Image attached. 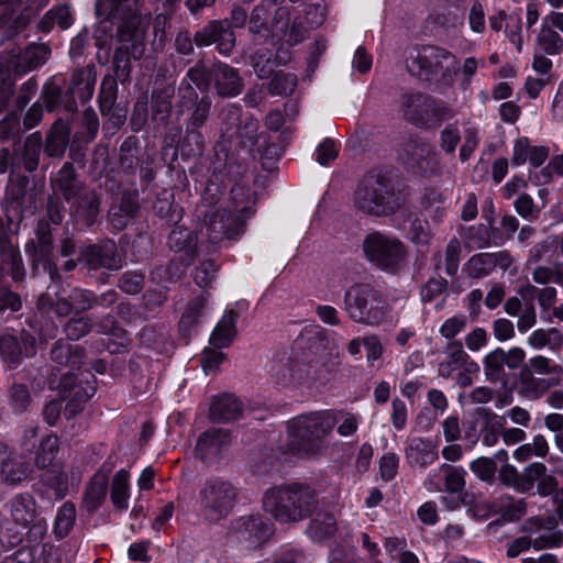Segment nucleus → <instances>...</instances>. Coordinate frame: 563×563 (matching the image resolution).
I'll return each instance as SVG.
<instances>
[{"label": "nucleus", "mask_w": 563, "mask_h": 563, "mask_svg": "<svg viewBox=\"0 0 563 563\" xmlns=\"http://www.w3.org/2000/svg\"><path fill=\"white\" fill-rule=\"evenodd\" d=\"M168 245L174 253L166 268V278L178 279L191 264L197 251V235L187 228H175L168 239Z\"/></svg>", "instance_id": "13"}, {"label": "nucleus", "mask_w": 563, "mask_h": 563, "mask_svg": "<svg viewBox=\"0 0 563 563\" xmlns=\"http://www.w3.org/2000/svg\"><path fill=\"white\" fill-rule=\"evenodd\" d=\"M195 42L199 46L216 44L219 53L228 55L233 49L235 42L232 24L228 21L211 22L196 33Z\"/></svg>", "instance_id": "19"}, {"label": "nucleus", "mask_w": 563, "mask_h": 563, "mask_svg": "<svg viewBox=\"0 0 563 563\" xmlns=\"http://www.w3.org/2000/svg\"><path fill=\"white\" fill-rule=\"evenodd\" d=\"M462 132L464 143L460 150V157L462 161L468 159L471 154L474 152L478 144V133L475 126L468 124H462Z\"/></svg>", "instance_id": "53"}, {"label": "nucleus", "mask_w": 563, "mask_h": 563, "mask_svg": "<svg viewBox=\"0 0 563 563\" xmlns=\"http://www.w3.org/2000/svg\"><path fill=\"white\" fill-rule=\"evenodd\" d=\"M73 21L69 7L63 4L46 12L38 22V27L44 32H49L55 25L66 30L73 24Z\"/></svg>", "instance_id": "39"}, {"label": "nucleus", "mask_w": 563, "mask_h": 563, "mask_svg": "<svg viewBox=\"0 0 563 563\" xmlns=\"http://www.w3.org/2000/svg\"><path fill=\"white\" fill-rule=\"evenodd\" d=\"M7 453L8 448L0 443V463L3 479L9 484H18L27 478L31 473L30 465L21 459L9 457L4 460Z\"/></svg>", "instance_id": "27"}, {"label": "nucleus", "mask_w": 563, "mask_h": 563, "mask_svg": "<svg viewBox=\"0 0 563 563\" xmlns=\"http://www.w3.org/2000/svg\"><path fill=\"white\" fill-rule=\"evenodd\" d=\"M335 423L336 418L329 410L310 412L291 419L287 430V452L298 457L318 454Z\"/></svg>", "instance_id": "5"}, {"label": "nucleus", "mask_w": 563, "mask_h": 563, "mask_svg": "<svg viewBox=\"0 0 563 563\" xmlns=\"http://www.w3.org/2000/svg\"><path fill=\"white\" fill-rule=\"evenodd\" d=\"M21 343L15 333L4 332L0 335V353L10 368L15 367L21 356L31 357L36 353V340L26 332L20 335Z\"/></svg>", "instance_id": "15"}, {"label": "nucleus", "mask_w": 563, "mask_h": 563, "mask_svg": "<svg viewBox=\"0 0 563 563\" xmlns=\"http://www.w3.org/2000/svg\"><path fill=\"white\" fill-rule=\"evenodd\" d=\"M297 85V78L292 74L277 73L269 82V92L277 96L290 95Z\"/></svg>", "instance_id": "50"}, {"label": "nucleus", "mask_w": 563, "mask_h": 563, "mask_svg": "<svg viewBox=\"0 0 563 563\" xmlns=\"http://www.w3.org/2000/svg\"><path fill=\"white\" fill-rule=\"evenodd\" d=\"M317 368L318 362L306 357H295L276 371L275 378L283 386L305 384L314 379Z\"/></svg>", "instance_id": "20"}, {"label": "nucleus", "mask_w": 563, "mask_h": 563, "mask_svg": "<svg viewBox=\"0 0 563 563\" xmlns=\"http://www.w3.org/2000/svg\"><path fill=\"white\" fill-rule=\"evenodd\" d=\"M363 346L366 352V361L368 364H374L378 361L384 352L383 344L378 336L367 335L363 338Z\"/></svg>", "instance_id": "63"}, {"label": "nucleus", "mask_w": 563, "mask_h": 563, "mask_svg": "<svg viewBox=\"0 0 563 563\" xmlns=\"http://www.w3.org/2000/svg\"><path fill=\"white\" fill-rule=\"evenodd\" d=\"M221 349L210 347L205 349V354L201 360V365L206 375H209L222 363L224 360V353L220 351Z\"/></svg>", "instance_id": "64"}, {"label": "nucleus", "mask_w": 563, "mask_h": 563, "mask_svg": "<svg viewBox=\"0 0 563 563\" xmlns=\"http://www.w3.org/2000/svg\"><path fill=\"white\" fill-rule=\"evenodd\" d=\"M537 40L539 46L549 55H556L563 48V38L543 22Z\"/></svg>", "instance_id": "45"}, {"label": "nucleus", "mask_w": 563, "mask_h": 563, "mask_svg": "<svg viewBox=\"0 0 563 563\" xmlns=\"http://www.w3.org/2000/svg\"><path fill=\"white\" fill-rule=\"evenodd\" d=\"M446 288V282L442 278L429 279L421 289V298L424 302H431L440 297Z\"/></svg>", "instance_id": "60"}, {"label": "nucleus", "mask_w": 563, "mask_h": 563, "mask_svg": "<svg viewBox=\"0 0 563 563\" xmlns=\"http://www.w3.org/2000/svg\"><path fill=\"white\" fill-rule=\"evenodd\" d=\"M363 252L373 265L388 272L396 271L406 256L405 245L400 240L378 231L366 235L363 241Z\"/></svg>", "instance_id": "11"}, {"label": "nucleus", "mask_w": 563, "mask_h": 563, "mask_svg": "<svg viewBox=\"0 0 563 563\" xmlns=\"http://www.w3.org/2000/svg\"><path fill=\"white\" fill-rule=\"evenodd\" d=\"M484 408L476 411L475 415L466 419L463 423V440L465 448L472 450L479 440L483 421H484Z\"/></svg>", "instance_id": "43"}, {"label": "nucleus", "mask_w": 563, "mask_h": 563, "mask_svg": "<svg viewBox=\"0 0 563 563\" xmlns=\"http://www.w3.org/2000/svg\"><path fill=\"white\" fill-rule=\"evenodd\" d=\"M317 505L313 490L300 483L274 486L263 497L264 509L283 523L306 519L314 514Z\"/></svg>", "instance_id": "6"}, {"label": "nucleus", "mask_w": 563, "mask_h": 563, "mask_svg": "<svg viewBox=\"0 0 563 563\" xmlns=\"http://www.w3.org/2000/svg\"><path fill=\"white\" fill-rule=\"evenodd\" d=\"M212 76L217 92L223 97L238 96L242 90V81L238 71L222 63L212 67Z\"/></svg>", "instance_id": "25"}, {"label": "nucleus", "mask_w": 563, "mask_h": 563, "mask_svg": "<svg viewBox=\"0 0 563 563\" xmlns=\"http://www.w3.org/2000/svg\"><path fill=\"white\" fill-rule=\"evenodd\" d=\"M344 309L358 323L378 324L385 317V306L377 290L369 284H354L345 292Z\"/></svg>", "instance_id": "10"}, {"label": "nucleus", "mask_w": 563, "mask_h": 563, "mask_svg": "<svg viewBox=\"0 0 563 563\" xmlns=\"http://www.w3.org/2000/svg\"><path fill=\"white\" fill-rule=\"evenodd\" d=\"M527 525L539 530L532 536L534 550L560 548L563 544V531L555 527L553 520L532 518Z\"/></svg>", "instance_id": "23"}, {"label": "nucleus", "mask_w": 563, "mask_h": 563, "mask_svg": "<svg viewBox=\"0 0 563 563\" xmlns=\"http://www.w3.org/2000/svg\"><path fill=\"white\" fill-rule=\"evenodd\" d=\"M471 471L482 481H489L496 472V464L492 459L478 457L470 464Z\"/></svg>", "instance_id": "56"}, {"label": "nucleus", "mask_w": 563, "mask_h": 563, "mask_svg": "<svg viewBox=\"0 0 563 563\" xmlns=\"http://www.w3.org/2000/svg\"><path fill=\"white\" fill-rule=\"evenodd\" d=\"M9 401L15 413L24 411L30 402V395L24 385H13L9 393Z\"/></svg>", "instance_id": "54"}, {"label": "nucleus", "mask_w": 563, "mask_h": 563, "mask_svg": "<svg viewBox=\"0 0 563 563\" xmlns=\"http://www.w3.org/2000/svg\"><path fill=\"white\" fill-rule=\"evenodd\" d=\"M553 384L544 378L533 377L530 373L521 374L520 393L530 400L541 398Z\"/></svg>", "instance_id": "40"}, {"label": "nucleus", "mask_w": 563, "mask_h": 563, "mask_svg": "<svg viewBox=\"0 0 563 563\" xmlns=\"http://www.w3.org/2000/svg\"><path fill=\"white\" fill-rule=\"evenodd\" d=\"M52 360L59 366H65L67 372H60L62 380L57 388L64 398L69 397L66 411L75 415L80 409V404L90 399L96 393V380L91 373H75L84 364L82 350L78 344L58 341L52 350ZM62 371V368L59 369Z\"/></svg>", "instance_id": "3"}, {"label": "nucleus", "mask_w": 563, "mask_h": 563, "mask_svg": "<svg viewBox=\"0 0 563 563\" xmlns=\"http://www.w3.org/2000/svg\"><path fill=\"white\" fill-rule=\"evenodd\" d=\"M229 442L230 437L225 430L210 429L198 438L195 454L206 463L216 462Z\"/></svg>", "instance_id": "21"}, {"label": "nucleus", "mask_w": 563, "mask_h": 563, "mask_svg": "<svg viewBox=\"0 0 563 563\" xmlns=\"http://www.w3.org/2000/svg\"><path fill=\"white\" fill-rule=\"evenodd\" d=\"M69 133L68 125L64 121L57 120L47 134L44 152L48 156L60 157L68 145Z\"/></svg>", "instance_id": "31"}, {"label": "nucleus", "mask_w": 563, "mask_h": 563, "mask_svg": "<svg viewBox=\"0 0 563 563\" xmlns=\"http://www.w3.org/2000/svg\"><path fill=\"white\" fill-rule=\"evenodd\" d=\"M532 146L530 145L529 139L521 136L514 143L511 164L514 166H521L529 159V154Z\"/></svg>", "instance_id": "57"}, {"label": "nucleus", "mask_w": 563, "mask_h": 563, "mask_svg": "<svg viewBox=\"0 0 563 563\" xmlns=\"http://www.w3.org/2000/svg\"><path fill=\"white\" fill-rule=\"evenodd\" d=\"M465 475L466 471L463 467L443 464L430 472L424 481V487L429 492L459 493L465 486Z\"/></svg>", "instance_id": "16"}, {"label": "nucleus", "mask_w": 563, "mask_h": 563, "mask_svg": "<svg viewBox=\"0 0 563 563\" xmlns=\"http://www.w3.org/2000/svg\"><path fill=\"white\" fill-rule=\"evenodd\" d=\"M355 207L371 216L404 219L410 216L406 198L396 191L393 184L382 175H369L357 186L354 195Z\"/></svg>", "instance_id": "4"}, {"label": "nucleus", "mask_w": 563, "mask_h": 563, "mask_svg": "<svg viewBox=\"0 0 563 563\" xmlns=\"http://www.w3.org/2000/svg\"><path fill=\"white\" fill-rule=\"evenodd\" d=\"M549 452V444L545 438L541 434L533 437L532 442L525 443L517 448L514 452V457L519 462H525L532 456L544 457Z\"/></svg>", "instance_id": "42"}, {"label": "nucleus", "mask_w": 563, "mask_h": 563, "mask_svg": "<svg viewBox=\"0 0 563 563\" xmlns=\"http://www.w3.org/2000/svg\"><path fill=\"white\" fill-rule=\"evenodd\" d=\"M406 67L413 76L428 80H443L449 84L456 74L457 60L452 53L444 48L423 46L409 52Z\"/></svg>", "instance_id": "8"}, {"label": "nucleus", "mask_w": 563, "mask_h": 563, "mask_svg": "<svg viewBox=\"0 0 563 563\" xmlns=\"http://www.w3.org/2000/svg\"><path fill=\"white\" fill-rule=\"evenodd\" d=\"M233 529L236 538L251 548L262 544L273 533L272 523L260 515L239 518Z\"/></svg>", "instance_id": "17"}, {"label": "nucleus", "mask_w": 563, "mask_h": 563, "mask_svg": "<svg viewBox=\"0 0 563 563\" xmlns=\"http://www.w3.org/2000/svg\"><path fill=\"white\" fill-rule=\"evenodd\" d=\"M265 9L256 7L251 15L250 30L258 36V41L271 38L273 44H279L274 59L266 57V54L257 52L253 57V68L260 78L269 77L275 65L285 64L289 60L288 48L305 37L307 29H313L322 24L325 18V9L322 0H312L309 10L306 12V27L297 19L289 26V10L280 7L275 11L269 27L265 25Z\"/></svg>", "instance_id": "1"}, {"label": "nucleus", "mask_w": 563, "mask_h": 563, "mask_svg": "<svg viewBox=\"0 0 563 563\" xmlns=\"http://www.w3.org/2000/svg\"><path fill=\"white\" fill-rule=\"evenodd\" d=\"M531 369L540 375H553L554 377L549 378L553 385H558L563 376V367L555 363L553 360L537 355L531 357L529 361Z\"/></svg>", "instance_id": "41"}, {"label": "nucleus", "mask_w": 563, "mask_h": 563, "mask_svg": "<svg viewBox=\"0 0 563 563\" xmlns=\"http://www.w3.org/2000/svg\"><path fill=\"white\" fill-rule=\"evenodd\" d=\"M399 466V457L395 453L388 452L380 457L379 461V473L384 481H391Z\"/></svg>", "instance_id": "59"}, {"label": "nucleus", "mask_w": 563, "mask_h": 563, "mask_svg": "<svg viewBox=\"0 0 563 563\" xmlns=\"http://www.w3.org/2000/svg\"><path fill=\"white\" fill-rule=\"evenodd\" d=\"M361 422V417L355 413L345 412L336 419L338 424V433L341 437H350L354 434L358 428Z\"/></svg>", "instance_id": "62"}, {"label": "nucleus", "mask_w": 563, "mask_h": 563, "mask_svg": "<svg viewBox=\"0 0 563 563\" xmlns=\"http://www.w3.org/2000/svg\"><path fill=\"white\" fill-rule=\"evenodd\" d=\"M462 129L457 124L448 125L441 133V146L448 153H453L461 141Z\"/></svg>", "instance_id": "58"}, {"label": "nucleus", "mask_w": 563, "mask_h": 563, "mask_svg": "<svg viewBox=\"0 0 563 563\" xmlns=\"http://www.w3.org/2000/svg\"><path fill=\"white\" fill-rule=\"evenodd\" d=\"M254 199L250 190L243 186H235L231 190V202L227 208L217 209V211L206 217L208 236L211 243H218L223 238L233 239L239 236L244 230L246 218L252 213Z\"/></svg>", "instance_id": "7"}, {"label": "nucleus", "mask_w": 563, "mask_h": 563, "mask_svg": "<svg viewBox=\"0 0 563 563\" xmlns=\"http://www.w3.org/2000/svg\"><path fill=\"white\" fill-rule=\"evenodd\" d=\"M47 486L54 492L57 499H62L68 492V477L67 474L58 472H48L45 477Z\"/></svg>", "instance_id": "52"}, {"label": "nucleus", "mask_w": 563, "mask_h": 563, "mask_svg": "<svg viewBox=\"0 0 563 563\" xmlns=\"http://www.w3.org/2000/svg\"><path fill=\"white\" fill-rule=\"evenodd\" d=\"M76 509L74 504L65 503L57 511L54 532L58 538L67 536L75 521Z\"/></svg>", "instance_id": "47"}, {"label": "nucleus", "mask_w": 563, "mask_h": 563, "mask_svg": "<svg viewBox=\"0 0 563 563\" xmlns=\"http://www.w3.org/2000/svg\"><path fill=\"white\" fill-rule=\"evenodd\" d=\"M42 144V136L37 132L27 136L24 142L23 164L29 172L37 168Z\"/></svg>", "instance_id": "44"}, {"label": "nucleus", "mask_w": 563, "mask_h": 563, "mask_svg": "<svg viewBox=\"0 0 563 563\" xmlns=\"http://www.w3.org/2000/svg\"><path fill=\"white\" fill-rule=\"evenodd\" d=\"M141 0H99L97 14L100 19L96 30V36L101 33H109L111 42L121 43L119 49L134 51L141 42L143 31L140 30V18L137 15Z\"/></svg>", "instance_id": "2"}, {"label": "nucleus", "mask_w": 563, "mask_h": 563, "mask_svg": "<svg viewBox=\"0 0 563 563\" xmlns=\"http://www.w3.org/2000/svg\"><path fill=\"white\" fill-rule=\"evenodd\" d=\"M59 441L56 434L48 433L41 438L35 451L34 463L38 468H46L53 464L58 453Z\"/></svg>", "instance_id": "36"}, {"label": "nucleus", "mask_w": 563, "mask_h": 563, "mask_svg": "<svg viewBox=\"0 0 563 563\" xmlns=\"http://www.w3.org/2000/svg\"><path fill=\"white\" fill-rule=\"evenodd\" d=\"M438 448L431 439L412 438L405 450L406 459L411 465L426 467L438 460Z\"/></svg>", "instance_id": "22"}, {"label": "nucleus", "mask_w": 563, "mask_h": 563, "mask_svg": "<svg viewBox=\"0 0 563 563\" xmlns=\"http://www.w3.org/2000/svg\"><path fill=\"white\" fill-rule=\"evenodd\" d=\"M506 424L505 416L496 415L490 410H484V421L482 429V442L486 446H494L497 444L500 431Z\"/></svg>", "instance_id": "38"}, {"label": "nucleus", "mask_w": 563, "mask_h": 563, "mask_svg": "<svg viewBox=\"0 0 563 563\" xmlns=\"http://www.w3.org/2000/svg\"><path fill=\"white\" fill-rule=\"evenodd\" d=\"M91 329L90 320L86 317L74 318L69 320L64 331L69 340H79Z\"/></svg>", "instance_id": "55"}, {"label": "nucleus", "mask_w": 563, "mask_h": 563, "mask_svg": "<svg viewBox=\"0 0 563 563\" xmlns=\"http://www.w3.org/2000/svg\"><path fill=\"white\" fill-rule=\"evenodd\" d=\"M51 247V238L46 233H41L37 236V245L35 246L33 243H29L25 246V251L27 253H31V251H34L33 256V263L36 267L40 265L43 267L44 272H47L52 282L56 283L57 273L55 265L51 262L48 257Z\"/></svg>", "instance_id": "29"}, {"label": "nucleus", "mask_w": 563, "mask_h": 563, "mask_svg": "<svg viewBox=\"0 0 563 563\" xmlns=\"http://www.w3.org/2000/svg\"><path fill=\"white\" fill-rule=\"evenodd\" d=\"M57 286H49L46 294L40 297L38 307L43 312H54L57 316H66L71 310L84 311L92 306L91 291L73 289L67 297L56 291Z\"/></svg>", "instance_id": "14"}, {"label": "nucleus", "mask_w": 563, "mask_h": 563, "mask_svg": "<svg viewBox=\"0 0 563 563\" xmlns=\"http://www.w3.org/2000/svg\"><path fill=\"white\" fill-rule=\"evenodd\" d=\"M58 188L67 200H73L75 206L74 216L82 219L86 225H91L99 212V200L95 192L78 196V186L75 178V170L71 164L66 163L58 172L55 180Z\"/></svg>", "instance_id": "12"}, {"label": "nucleus", "mask_w": 563, "mask_h": 563, "mask_svg": "<svg viewBox=\"0 0 563 563\" xmlns=\"http://www.w3.org/2000/svg\"><path fill=\"white\" fill-rule=\"evenodd\" d=\"M241 402L233 395H222L213 399L210 406V418L214 422H228L238 419Z\"/></svg>", "instance_id": "28"}, {"label": "nucleus", "mask_w": 563, "mask_h": 563, "mask_svg": "<svg viewBox=\"0 0 563 563\" xmlns=\"http://www.w3.org/2000/svg\"><path fill=\"white\" fill-rule=\"evenodd\" d=\"M239 497L238 487L229 479L213 476L205 481L199 494V511L209 523H218L234 509Z\"/></svg>", "instance_id": "9"}, {"label": "nucleus", "mask_w": 563, "mask_h": 563, "mask_svg": "<svg viewBox=\"0 0 563 563\" xmlns=\"http://www.w3.org/2000/svg\"><path fill=\"white\" fill-rule=\"evenodd\" d=\"M314 155L316 161L320 165L327 166L330 162L336 158L338 147L332 140L325 139L318 145Z\"/></svg>", "instance_id": "61"}, {"label": "nucleus", "mask_w": 563, "mask_h": 563, "mask_svg": "<svg viewBox=\"0 0 563 563\" xmlns=\"http://www.w3.org/2000/svg\"><path fill=\"white\" fill-rule=\"evenodd\" d=\"M216 265L211 260H203L199 266L196 267L194 279L200 288L208 287L214 279Z\"/></svg>", "instance_id": "51"}, {"label": "nucleus", "mask_w": 563, "mask_h": 563, "mask_svg": "<svg viewBox=\"0 0 563 563\" xmlns=\"http://www.w3.org/2000/svg\"><path fill=\"white\" fill-rule=\"evenodd\" d=\"M336 530V521L332 514L318 511L311 519L307 534L313 540H323L331 537Z\"/></svg>", "instance_id": "34"}, {"label": "nucleus", "mask_w": 563, "mask_h": 563, "mask_svg": "<svg viewBox=\"0 0 563 563\" xmlns=\"http://www.w3.org/2000/svg\"><path fill=\"white\" fill-rule=\"evenodd\" d=\"M523 531L527 533L526 536L518 537L514 539L507 549V555L509 558H517L521 553L528 551L530 548L534 549V543L532 540V536L536 534L539 530L531 527V525H523Z\"/></svg>", "instance_id": "49"}, {"label": "nucleus", "mask_w": 563, "mask_h": 563, "mask_svg": "<svg viewBox=\"0 0 563 563\" xmlns=\"http://www.w3.org/2000/svg\"><path fill=\"white\" fill-rule=\"evenodd\" d=\"M11 515L15 523L29 527L36 517L35 501L30 494H20L11 503Z\"/></svg>", "instance_id": "33"}, {"label": "nucleus", "mask_w": 563, "mask_h": 563, "mask_svg": "<svg viewBox=\"0 0 563 563\" xmlns=\"http://www.w3.org/2000/svg\"><path fill=\"white\" fill-rule=\"evenodd\" d=\"M51 49L45 44H32L27 46L18 58V67L22 71H29L43 65L49 57Z\"/></svg>", "instance_id": "37"}, {"label": "nucleus", "mask_w": 563, "mask_h": 563, "mask_svg": "<svg viewBox=\"0 0 563 563\" xmlns=\"http://www.w3.org/2000/svg\"><path fill=\"white\" fill-rule=\"evenodd\" d=\"M208 311L207 297L205 294L190 300L179 320V330L184 335H190L194 329Z\"/></svg>", "instance_id": "26"}, {"label": "nucleus", "mask_w": 563, "mask_h": 563, "mask_svg": "<svg viewBox=\"0 0 563 563\" xmlns=\"http://www.w3.org/2000/svg\"><path fill=\"white\" fill-rule=\"evenodd\" d=\"M528 344L534 350L558 351L563 344V334L554 328L537 329L528 336Z\"/></svg>", "instance_id": "35"}, {"label": "nucleus", "mask_w": 563, "mask_h": 563, "mask_svg": "<svg viewBox=\"0 0 563 563\" xmlns=\"http://www.w3.org/2000/svg\"><path fill=\"white\" fill-rule=\"evenodd\" d=\"M130 489V473L122 468L113 476L110 490L111 503L117 510L125 511L129 508Z\"/></svg>", "instance_id": "30"}, {"label": "nucleus", "mask_w": 563, "mask_h": 563, "mask_svg": "<svg viewBox=\"0 0 563 563\" xmlns=\"http://www.w3.org/2000/svg\"><path fill=\"white\" fill-rule=\"evenodd\" d=\"M111 468L101 467L89 481L85 495L84 506L88 511L97 510L106 500Z\"/></svg>", "instance_id": "24"}, {"label": "nucleus", "mask_w": 563, "mask_h": 563, "mask_svg": "<svg viewBox=\"0 0 563 563\" xmlns=\"http://www.w3.org/2000/svg\"><path fill=\"white\" fill-rule=\"evenodd\" d=\"M505 367L506 364L503 349H496L486 355L484 361V369L489 380L497 382L501 379L505 373Z\"/></svg>", "instance_id": "46"}, {"label": "nucleus", "mask_w": 563, "mask_h": 563, "mask_svg": "<svg viewBox=\"0 0 563 563\" xmlns=\"http://www.w3.org/2000/svg\"><path fill=\"white\" fill-rule=\"evenodd\" d=\"M512 258L507 252L478 253L473 255L463 266V274L471 278L488 276L495 268L508 269Z\"/></svg>", "instance_id": "18"}, {"label": "nucleus", "mask_w": 563, "mask_h": 563, "mask_svg": "<svg viewBox=\"0 0 563 563\" xmlns=\"http://www.w3.org/2000/svg\"><path fill=\"white\" fill-rule=\"evenodd\" d=\"M532 279L541 285L550 283L563 285V264L556 263L552 266H538L532 272Z\"/></svg>", "instance_id": "48"}, {"label": "nucleus", "mask_w": 563, "mask_h": 563, "mask_svg": "<svg viewBox=\"0 0 563 563\" xmlns=\"http://www.w3.org/2000/svg\"><path fill=\"white\" fill-rule=\"evenodd\" d=\"M236 314L233 311L227 312L216 325L210 336V344L217 349L228 347L235 334Z\"/></svg>", "instance_id": "32"}]
</instances>
